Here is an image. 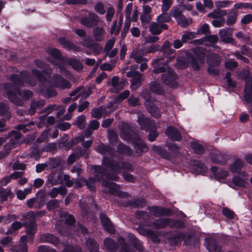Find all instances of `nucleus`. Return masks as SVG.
<instances>
[{
  "mask_svg": "<svg viewBox=\"0 0 252 252\" xmlns=\"http://www.w3.org/2000/svg\"><path fill=\"white\" fill-rule=\"evenodd\" d=\"M102 164L112 171L120 173L121 170L126 169L129 171H133L132 165L128 162L122 160L120 162L107 156H103Z\"/></svg>",
  "mask_w": 252,
  "mask_h": 252,
  "instance_id": "obj_1",
  "label": "nucleus"
},
{
  "mask_svg": "<svg viewBox=\"0 0 252 252\" xmlns=\"http://www.w3.org/2000/svg\"><path fill=\"white\" fill-rule=\"evenodd\" d=\"M10 80L16 87H23L25 83L32 86L36 85V82L31 81L29 73L27 70L21 71L19 74H12L10 76Z\"/></svg>",
  "mask_w": 252,
  "mask_h": 252,
  "instance_id": "obj_2",
  "label": "nucleus"
},
{
  "mask_svg": "<svg viewBox=\"0 0 252 252\" xmlns=\"http://www.w3.org/2000/svg\"><path fill=\"white\" fill-rule=\"evenodd\" d=\"M178 77L174 70L169 68L167 72L161 75V80L163 83L169 88H177L178 83L177 80Z\"/></svg>",
  "mask_w": 252,
  "mask_h": 252,
  "instance_id": "obj_3",
  "label": "nucleus"
},
{
  "mask_svg": "<svg viewBox=\"0 0 252 252\" xmlns=\"http://www.w3.org/2000/svg\"><path fill=\"white\" fill-rule=\"evenodd\" d=\"M165 236L171 245L176 246L181 243L185 238V233L179 231H169L166 232Z\"/></svg>",
  "mask_w": 252,
  "mask_h": 252,
  "instance_id": "obj_4",
  "label": "nucleus"
},
{
  "mask_svg": "<svg viewBox=\"0 0 252 252\" xmlns=\"http://www.w3.org/2000/svg\"><path fill=\"white\" fill-rule=\"evenodd\" d=\"M233 29L225 27L220 30L219 32L220 40L225 44H235V40L232 37Z\"/></svg>",
  "mask_w": 252,
  "mask_h": 252,
  "instance_id": "obj_5",
  "label": "nucleus"
},
{
  "mask_svg": "<svg viewBox=\"0 0 252 252\" xmlns=\"http://www.w3.org/2000/svg\"><path fill=\"white\" fill-rule=\"evenodd\" d=\"M105 166L94 165H92V168L93 170V174L94 178L97 182H103L107 171V169Z\"/></svg>",
  "mask_w": 252,
  "mask_h": 252,
  "instance_id": "obj_6",
  "label": "nucleus"
},
{
  "mask_svg": "<svg viewBox=\"0 0 252 252\" xmlns=\"http://www.w3.org/2000/svg\"><path fill=\"white\" fill-rule=\"evenodd\" d=\"M54 86L61 89H69L71 87L70 83L64 79L61 74H54L52 78Z\"/></svg>",
  "mask_w": 252,
  "mask_h": 252,
  "instance_id": "obj_7",
  "label": "nucleus"
},
{
  "mask_svg": "<svg viewBox=\"0 0 252 252\" xmlns=\"http://www.w3.org/2000/svg\"><path fill=\"white\" fill-rule=\"evenodd\" d=\"M167 64L166 62H164L163 58L162 57L154 59L152 61V65L154 67L153 72L155 74L165 73L166 66Z\"/></svg>",
  "mask_w": 252,
  "mask_h": 252,
  "instance_id": "obj_8",
  "label": "nucleus"
},
{
  "mask_svg": "<svg viewBox=\"0 0 252 252\" xmlns=\"http://www.w3.org/2000/svg\"><path fill=\"white\" fill-rule=\"evenodd\" d=\"M99 219L103 228L108 232L114 234L115 233V227L110 219L104 213H100Z\"/></svg>",
  "mask_w": 252,
  "mask_h": 252,
  "instance_id": "obj_9",
  "label": "nucleus"
},
{
  "mask_svg": "<svg viewBox=\"0 0 252 252\" xmlns=\"http://www.w3.org/2000/svg\"><path fill=\"white\" fill-rule=\"evenodd\" d=\"M135 153L138 156H142L143 153L149 151V148L143 140L140 137L139 140L134 141L132 144Z\"/></svg>",
  "mask_w": 252,
  "mask_h": 252,
  "instance_id": "obj_10",
  "label": "nucleus"
},
{
  "mask_svg": "<svg viewBox=\"0 0 252 252\" xmlns=\"http://www.w3.org/2000/svg\"><path fill=\"white\" fill-rule=\"evenodd\" d=\"M165 134L171 141H179L182 139V135L179 130L172 126L166 127Z\"/></svg>",
  "mask_w": 252,
  "mask_h": 252,
  "instance_id": "obj_11",
  "label": "nucleus"
},
{
  "mask_svg": "<svg viewBox=\"0 0 252 252\" xmlns=\"http://www.w3.org/2000/svg\"><path fill=\"white\" fill-rule=\"evenodd\" d=\"M122 138L123 139L130 142L132 144L134 141L139 140L140 137L136 131L129 128L124 129L122 131Z\"/></svg>",
  "mask_w": 252,
  "mask_h": 252,
  "instance_id": "obj_12",
  "label": "nucleus"
},
{
  "mask_svg": "<svg viewBox=\"0 0 252 252\" xmlns=\"http://www.w3.org/2000/svg\"><path fill=\"white\" fill-rule=\"evenodd\" d=\"M96 151L101 155L107 154L110 158H113L115 157V149L110 146L105 145L103 143H101L96 147Z\"/></svg>",
  "mask_w": 252,
  "mask_h": 252,
  "instance_id": "obj_13",
  "label": "nucleus"
},
{
  "mask_svg": "<svg viewBox=\"0 0 252 252\" xmlns=\"http://www.w3.org/2000/svg\"><path fill=\"white\" fill-rule=\"evenodd\" d=\"M138 123L142 130L148 131L152 130L156 126L153 121L147 118L140 117L138 119Z\"/></svg>",
  "mask_w": 252,
  "mask_h": 252,
  "instance_id": "obj_14",
  "label": "nucleus"
},
{
  "mask_svg": "<svg viewBox=\"0 0 252 252\" xmlns=\"http://www.w3.org/2000/svg\"><path fill=\"white\" fill-rule=\"evenodd\" d=\"M16 91L8 90L5 93V96L7 97L10 102L17 106H22L23 102L17 96Z\"/></svg>",
  "mask_w": 252,
  "mask_h": 252,
  "instance_id": "obj_15",
  "label": "nucleus"
},
{
  "mask_svg": "<svg viewBox=\"0 0 252 252\" xmlns=\"http://www.w3.org/2000/svg\"><path fill=\"white\" fill-rule=\"evenodd\" d=\"M32 74L36 77L38 82L44 84L47 82V78L45 75H49V73L47 70H42L40 71L36 69H33L32 70Z\"/></svg>",
  "mask_w": 252,
  "mask_h": 252,
  "instance_id": "obj_16",
  "label": "nucleus"
},
{
  "mask_svg": "<svg viewBox=\"0 0 252 252\" xmlns=\"http://www.w3.org/2000/svg\"><path fill=\"white\" fill-rule=\"evenodd\" d=\"M40 91L41 94L47 98L56 96L57 95V92L52 89L51 86H48L45 84L41 85Z\"/></svg>",
  "mask_w": 252,
  "mask_h": 252,
  "instance_id": "obj_17",
  "label": "nucleus"
},
{
  "mask_svg": "<svg viewBox=\"0 0 252 252\" xmlns=\"http://www.w3.org/2000/svg\"><path fill=\"white\" fill-rule=\"evenodd\" d=\"M69 179L70 177L69 175L66 174L63 175V173H60L58 174V180L50 177L46 181V185L53 186L54 185L61 184L63 181L66 182Z\"/></svg>",
  "mask_w": 252,
  "mask_h": 252,
  "instance_id": "obj_18",
  "label": "nucleus"
},
{
  "mask_svg": "<svg viewBox=\"0 0 252 252\" xmlns=\"http://www.w3.org/2000/svg\"><path fill=\"white\" fill-rule=\"evenodd\" d=\"M40 240L42 243H49L57 246L59 243V239L54 235L50 233L42 234Z\"/></svg>",
  "mask_w": 252,
  "mask_h": 252,
  "instance_id": "obj_19",
  "label": "nucleus"
},
{
  "mask_svg": "<svg viewBox=\"0 0 252 252\" xmlns=\"http://www.w3.org/2000/svg\"><path fill=\"white\" fill-rule=\"evenodd\" d=\"M221 59L219 55L213 53L207 57V63L209 66L218 67L220 64Z\"/></svg>",
  "mask_w": 252,
  "mask_h": 252,
  "instance_id": "obj_20",
  "label": "nucleus"
},
{
  "mask_svg": "<svg viewBox=\"0 0 252 252\" xmlns=\"http://www.w3.org/2000/svg\"><path fill=\"white\" fill-rule=\"evenodd\" d=\"M152 150L163 158L170 160L171 158L170 152L161 146L153 145Z\"/></svg>",
  "mask_w": 252,
  "mask_h": 252,
  "instance_id": "obj_21",
  "label": "nucleus"
},
{
  "mask_svg": "<svg viewBox=\"0 0 252 252\" xmlns=\"http://www.w3.org/2000/svg\"><path fill=\"white\" fill-rule=\"evenodd\" d=\"M104 245L106 250L109 252H117L119 245L111 238L107 237L104 240Z\"/></svg>",
  "mask_w": 252,
  "mask_h": 252,
  "instance_id": "obj_22",
  "label": "nucleus"
},
{
  "mask_svg": "<svg viewBox=\"0 0 252 252\" xmlns=\"http://www.w3.org/2000/svg\"><path fill=\"white\" fill-rule=\"evenodd\" d=\"M25 221L23 222V226L26 227V233L29 235H34L36 232V224L34 220Z\"/></svg>",
  "mask_w": 252,
  "mask_h": 252,
  "instance_id": "obj_23",
  "label": "nucleus"
},
{
  "mask_svg": "<svg viewBox=\"0 0 252 252\" xmlns=\"http://www.w3.org/2000/svg\"><path fill=\"white\" fill-rule=\"evenodd\" d=\"M206 246L209 252H214L220 250V247L216 239L209 238L206 239Z\"/></svg>",
  "mask_w": 252,
  "mask_h": 252,
  "instance_id": "obj_24",
  "label": "nucleus"
},
{
  "mask_svg": "<svg viewBox=\"0 0 252 252\" xmlns=\"http://www.w3.org/2000/svg\"><path fill=\"white\" fill-rule=\"evenodd\" d=\"M191 166L192 169L197 174H203L207 171V168L205 164L200 160H193Z\"/></svg>",
  "mask_w": 252,
  "mask_h": 252,
  "instance_id": "obj_25",
  "label": "nucleus"
},
{
  "mask_svg": "<svg viewBox=\"0 0 252 252\" xmlns=\"http://www.w3.org/2000/svg\"><path fill=\"white\" fill-rule=\"evenodd\" d=\"M146 203V200L144 199H134L132 200H128L125 202V206H130L132 208H142Z\"/></svg>",
  "mask_w": 252,
  "mask_h": 252,
  "instance_id": "obj_26",
  "label": "nucleus"
},
{
  "mask_svg": "<svg viewBox=\"0 0 252 252\" xmlns=\"http://www.w3.org/2000/svg\"><path fill=\"white\" fill-rule=\"evenodd\" d=\"M171 219L168 218L156 220L152 222L153 226L156 229L164 228L169 225Z\"/></svg>",
  "mask_w": 252,
  "mask_h": 252,
  "instance_id": "obj_27",
  "label": "nucleus"
},
{
  "mask_svg": "<svg viewBox=\"0 0 252 252\" xmlns=\"http://www.w3.org/2000/svg\"><path fill=\"white\" fill-rule=\"evenodd\" d=\"M80 23L87 28H91L95 26L97 21L94 16H83L80 19Z\"/></svg>",
  "mask_w": 252,
  "mask_h": 252,
  "instance_id": "obj_28",
  "label": "nucleus"
},
{
  "mask_svg": "<svg viewBox=\"0 0 252 252\" xmlns=\"http://www.w3.org/2000/svg\"><path fill=\"white\" fill-rule=\"evenodd\" d=\"M149 88L151 92L157 94L162 95L164 93L163 87L156 81L151 82L149 84Z\"/></svg>",
  "mask_w": 252,
  "mask_h": 252,
  "instance_id": "obj_29",
  "label": "nucleus"
},
{
  "mask_svg": "<svg viewBox=\"0 0 252 252\" xmlns=\"http://www.w3.org/2000/svg\"><path fill=\"white\" fill-rule=\"evenodd\" d=\"M129 240L133 247L139 252L144 251V247L142 242L133 234L129 235Z\"/></svg>",
  "mask_w": 252,
  "mask_h": 252,
  "instance_id": "obj_30",
  "label": "nucleus"
},
{
  "mask_svg": "<svg viewBox=\"0 0 252 252\" xmlns=\"http://www.w3.org/2000/svg\"><path fill=\"white\" fill-rule=\"evenodd\" d=\"M118 241L120 246V249L118 252H136L131 247L129 243L126 242L125 239L123 237H119Z\"/></svg>",
  "mask_w": 252,
  "mask_h": 252,
  "instance_id": "obj_31",
  "label": "nucleus"
},
{
  "mask_svg": "<svg viewBox=\"0 0 252 252\" xmlns=\"http://www.w3.org/2000/svg\"><path fill=\"white\" fill-rule=\"evenodd\" d=\"M211 171L215 177L218 179H224L228 175V172L222 169H218L217 166H214L211 167Z\"/></svg>",
  "mask_w": 252,
  "mask_h": 252,
  "instance_id": "obj_32",
  "label": "nucleus"
},
{
  "mask_svg": "<svg viewBox=\"0 0 252 252\" xmlns=\"http://www.w3.org/2000/svg\"><path fill=\"white\" fill-rule=\"evenodd\" d=\"M238 12L236 10H231L228 12L225 21L228 26H231L234 25L237 20Z\"/></svg>",
  "mask_w": 252,
  "mask_h": 252,
  "instance_id": "obj_33",
  "label": "nucleus"
},
{
  "mask_svg": "<svg viewBox=\"0 0 252 252\" xmlns=\"http://www.w3.org/2000/svg\"><path fill=\"white\" fill-rule=\"evenodd\" d=\"M85 245L90 252H99V245L94 239L88 238L85 242Z\"/></svg>",
  "mask_w": 252,
  "mask_h": 252,
  "instance_id": "obj_34",
  "label": "nucleus"
},
{
  "mask_svg": "<svg viewBox=\"0 0 252 252\" xmlns=\"http://www.w3.org/2000/svg\"><path fill=\"white\" fill-rule=\"evenodd\" d=\"M145 105L150 113H151L153 117L158 118L160 117V115L158 108L150 100H147L145 103Z\"/></svg>",
  "mask_w": 252,
  "mask_h": 252,
  "instance_id": "obj_35",
  "label": "nucleus"
},
{
  "mask_svg": "<svg viewBox=\"0 0 252 252\" xmlns=\"http://www.w3.org/2000/svg\"><path fill=\"white\" fill-rule=\"evenodd\" d=\"M117 152L120 155L127 156H131L132 151L131 149L122 142H120L117 147Z\"/></svg>",
  "mask_w": 252,
  "mask_h": 252,
  "instance_id": "obj_36",
  "label": "nucleus"
},
{
  "mask_svg": "<svg viewBox=\"0 0 252 252\" xmlns=\"http://www.w3.org/2000/svg\"><path fill=\"white\" fill-rule=\"evenodd\" d=\"M211 159L212 162L221 165H225L226 163V158L224 156L220 153H212Z\"/></svg>",
  "mask_w": 252,
  "mask_h": 252,
  "instance_id": "obj_37",
  "label": "nucleus"
},
{
  "mask_svg": "<svg viewBox=\"0 0 252 252\" xmlns=\"http://www.w3.org/2000/svg\"><path fill=\"white\" fill-rule=\"evenodd\" d=\"M244 163L240 158H236L229 166V170L232 173H240L243 167Z\"/></svg>",
  "mask_w": 252,
  "mask_h": 252,
  "instance_id": "obj_38",
  "label": "nucleus"
},
{
  "mask_svg": "<svg viewBox=\"0 0 252 252\" xmlns=\"http://www.w3.org/2000/svg\"><path fill=\"white\" fill-rule=\"evenodd\" d=\"M102 185L105 188H109L108 192L110 194L115 195L118 191L117 189L118 185L110 181L104 180L102 182Z\"/></svg>",
  "mask_w": 252,
  "mask_h": 252,
  "instance_id": "obj_39",
  "label": "nucleus"
},
{
  "mask_svg": "<svg viewBox=\"0 0 252 252\" xmlns=\"http://www.w3.org/2000/svg\"><path fill=\"white\" fill-rule=\"evenodd\" d=\"M68 64L70 65L72 67L77 71L82 70L83 69L82 63L78 60L75 58H65V62Z\"/></svg>",
  "mask_w": 252,
  "mask_h": 252,
  "instance_id": "obj_40",
  "label": "nucleus"
},
{
  "mask_svg": "<svg viewBox=\"0 0 252 252\" xmlns=\"http://www.w3.org/2000/svg\"><path fill=\"white\" fill-rule=\"evenodd\" d=\"M160 52L162 53V58H167L165 61L167 63L171 62L175 57V50L173 49H165L164 50H160Z\"/></svg>",
  "mask_w": 252,
  "mask_h": 252,
  "instance_id": "obj_41",
  "label": "nucleus"
},
{
  "mask_svg": "<svg viewBox=\"0 0 252 252\" xmlns=\"http://www.w3.org/2000/svg\"><path fill=\"white\" fill-rule=\"evenodd\" d=\"M17 94L24 100H29L33 95V93L29 90L22 91L19 87H15Z\"/></svg>",
  "mask_w": 252,
  "mask_h": 252,
  "instance_id": "obj_42",
  "label": "nucleus"
},
{
  "mask_svg": "<svg viewBox=\"0 0 252 252\" xmlns=\"http://www.w3.org/2000/svg\"><path fill=\"white\" fill-rule=\"evenodd\" d=\"M47 213V211L46 210H40L37 212L34 211H30L28 212L27 214L25 216L24 215L23 217L25 218L26 219H29L30 220H34L36 218L38 217H42Z\"/></svg>",
  "mask_w": 252,
  "mask_h": 252,
  "instance_id": "obj_43",
  "label": "nucleus"
},
{
  "mask_svg": "<svg viewBox=\"0 0 252 252\" xmlns=\"http://www.w3.org/2000/svg\"><path fill=\"white\" fill-rule=\"evenodd\" d=\"M59 42L64 48L68 50H75L76 48L74 44L64 37L59 38Z\"/></svg>",
  "mask_w": 252,
  "mask_h": 252,
  "instance_id": "obj_44",
  "label": "nucleus"
},
{
  "mask_svg": "<svg viewBox=\"0 0 252 252\" xmlns=\"http://www.w3.org/2000/svg\"><path fill=\"white\" fill-rule=\"evenodd\" d=\"M87 47L96 55L100 54L102 51V47L99 44L94 43L92 41H89L88 42Z\"/></svg>",
  "mask_w": 252,
  "mask_h": 252,
  "instance_id": "obj_45",
  "label": "nucleus"
},
{
  "mask_svg": "<svg viewBox=\"0 0 252 252\" xmlns=\"http://www.w3.org/2000/svg\"><path fill=\"white\" fill-rule=\"evenodd\" d=\"M183 9H182L181 4H178L173 7L170 11L171 17L172 16L176 20L183 15Z\"/></svg>",
  "mask_w": 252,
  "mask_h": 252,
  "instance_id": "obj_46",
  "label": "nucleus"
},
{
  "mask_svg": "<svg viewBox=\"0 0 252 252\" xmlns=\"http://www.w3.org/2000/svg\"><path fill=\"white\" fill-rule=\"evenodd\" d=\"M61 161L62 159L60 157L50 158L47 163V167L50 169H54L61 165Z\"/></svg>",
  "mask_w": 252,
  "mask_h": 252,
  "instance_id": "obj_47",
  "label": "nucleus"
},
{
  "mask_svg": "<svg viewBox=\"0 0 252 252\" xmlns=\"http://www.w3.org/2000/svg\"><path fill=\"white\" fill-rule=\"evenodd\" d=\"M193 53L194 56H192L196 57V58L200 61L201 64H203L204 63L205 58L206 56V53L204 51L200 48H196L193 51Z\"/></svg>",
  "mask_w": 252,
  "mask_h": 252,
  "instance_id": "obj_48",
  "label": "nucleus"
},
{
  "mask_svg": "<svg viewBox=\"0 0 252 252\" xmlns=\"http://www.w3.org/2000/svg\"><path fill=\"white\" fill-rule=\"evenodd\" d=\"M169 226L170 228L180 230L185 227V224L181 220L171 219Z\"/></svg>",
  "mask_w": 252,
  "mask_h": 252,
  "instance_id": "obj_49",
  "label": "nucleus"
},
{
  "mask_svg": "<svg viewBox=\"0 0 252 252\" xmlns=\"http://www.w3.org/2000/svg\"><path fill=\"white\" fill-rule=\"evenodd\" d=\"M48 53L55 59L65 62V58L63 57L61 52L59 49L53 48Z\"/></svg>",
  "mask_w": 252,
  "mask_h": 252,
  "instance_id": "obj_50",
  "label": "nucleus"
},
{
  "mask_svg": "<svg viewBox=\"0 0 252 252\" xmlns=\"http://www.w3.org/2000/svg\"><path fill=\"white\" fill-rule=\"evenodd\" d=\"M22 226H23V223L21 222L16 221L13 222L11 226L8 228L6 232V234L9 235L13 234L14 231H17L21 229Z\"/></svg>",
  "mask_w": 252,
  "mask_h": 252,
  "instance_id": "obj_51",
  "label": "nucleus"
},
{
  "mask_svg": "<svg viewBox=\"0 0 252 252\" xmlns=\"http://www.w3.org/2000/svg\"><path fill=\"white\" fill-rule=\"evenodd\" d=\"M165 147L173 154L178 155L180 153V148L175 143L171 142H167L165 144Z\"/></svg>",
  "mask_w": 252,
  "mask_h": 252,
  "instance_id": "obj_52",
  "label": "nucleus"
},
{
  "mask_svg": "<svg viewBox=\"0 0 252 252\" xmlns=\"http://www.w3.org/2000/svg\"><path fill=\"white\" fill-rule=\"evenodd\" d=\"M183 240H184V244L187 246H195L196 244V238L190 234L186 235V233H185V238Z\"/></svg>",
  "mask_w": 252,
  "mask_h": 252,
  "instance_id": "obj_53",
  "label": "nucleus"
},
{
  "mask_svg": "<svg viewBox=\"0 0 252 252\" xmlns=\"http://www.w3.org/2000/svg\"><path fill=\"white\" fill-rule=\"evenodd\" d=\"M176 60V66L178 69H184L189 66V62L186 58L179 57Z\"/></svg>",
  "mask_w": 252,
  "mask_h": 252,
  "instance_id": "obj_54",
  "label": "nucleus"
},
{
  "mask_svg": "<svg viewBox=\"0 0 252 252\" xmlns=\"http://www.w3.org/2000/svg\"><path fill=\"white\" fill-rule=\"evenodd\" d=\"M176 20L178 24L183 28H187L191 23V19H190V22H189L184 14Z\"/></svg>",
  "mask_w": 252,
  "mask_h": 252,
  "instance_id": "obj_55",
  "label": "nucleus"
},
{
  "mask_svg": "<svg viewBox=\"0 0 252 252\" xmlns=\"http://www.w3.org/2000/svg\"><path fill=\"white\" fill-rule=\"evenodd\" d=\"M9 107L7 104L0 102V116L4 115V117H6V120H9L11 115L9 111Z\"/></svg>",
  "mask_w": 252,
  "mask_h": 252,
  "instance_id": "obj_56",
  "label": "nucleus"
},
{
  "mask_svg": "<svg viewBox=\"0 0 252 252\" xmlns=\"http://www.w3.org/2000/svg\"><path fill=\"white\" fill-rule=\"evenodd\" d=\"M60 204V200L58 199H52L49 200L46 204V208L49 211H52L58 208Z\"/></svg>",
  "mask_w": 252,
  "mask_h": 252,
  "instance_id": "obj_57",
  "label": "nucleus"
},
{
  "mask_svg": "<svg viewBox=\"0 0 252 252\" xmlns=\"http://www.w3.org/2000/svg\"><path fill=\"white\" fill-rule=\"evenodd\" d=\"M111 85L114 89L112 92L115 93H119L122 89V87L119 86V78L118 76H115L112 78Z\"/></svg>",
  "mask_w": 252,
  "mask_h": 252,
  "instance_id": "obj_58",
  "label": "nucleus"
},
{
  "mask_svg": "<svg viewBox=\"0 0 252 252\" xmlns=\"http://www.w3.org/2000/svg\"><path fill=\"white\" fill-rule=\"evenodd\" d=\"M142 82V74L136 76L135 77L132 78L131 80V89H136L139 86H140Z\"/></svg>",
  "mask_w": 252,
  "mask_h": 252,
  "instance_id": "obj_59",
  "label": "nucleus"
},
{
  "mask_svg": "<svg viewBox=\"0 0 252 252\" xmlns=\"http://www.w3.org/2000/svg\"><path fill=\"white\" fill-rule=\"evenodd\" d=\"M244 99L247 104L252 103V89L244 88Z\"/></svg>",
  "mask_w": 252,
  "mask_h": 252,
  "instance_id": "obj_60",
  "label": "nucleus"
},
{
  "mask_svg": "<svg viewBox=\"0 0 252 252\" xmlns=\"http://www.w3.org/2000/svg\"><path fill=\"white\" fill-rule=\"evenodd\" d=\"M103 30L101 28H96L93 31V34L96 41H101L103 40Z\"/></svg>",
  "mask_w": 252,
  "mask_h": 252,
  "instance_id": "obj_61",
  "label": "nucleus"
},
{
  "mask_svg": "<svg viewBox=\"0 0 252 252\" xmlns=\"http://www.w3.org/2000/svg\"><path fill=\"white\" fill-rule=\"evenodd\" d=\"M191 147L196 154L202 155L204 153V149L203 146L197 142L192 143Z\"/></svg>",
  "mask_w": 252,
  "mask_h": 252,
  "instance_id": "obj_62",
  "label": "nucleus"
},
{
  "mask_svg": "<svg viewBox=\"0 0 252 252\" xmlns=\"http://www.w3.org/2000/svg\"><path fill=\"white\" fill-rule=\"evenodd\" d=\"M148 135V139L150 142H153L156 140V138L159 135V132L157 131V128L156 126L152 130H149Z\"/></svg>",
  "mask_w": 252,
  "mask_h": 252,
  "instance_id": "obj_63",
  "label": "nucleus"
},
{
  "mask_svg": "<svg viewBox=\"0 0 252 252\" xmlns=\"http://www.w3.org/2000/svg\"><path fill=\"white\" fill-rule=\"evenodd\" d=\"M232 182L234 185L239 187H245L246 186L245 180L237 175L234 176L232 178Z\"/></svg>",
  "mask_w": 252,
  "mask_h": 252,
  "instance_id": "obj_64",
  "label": "nucleus"
}]
</instances>
